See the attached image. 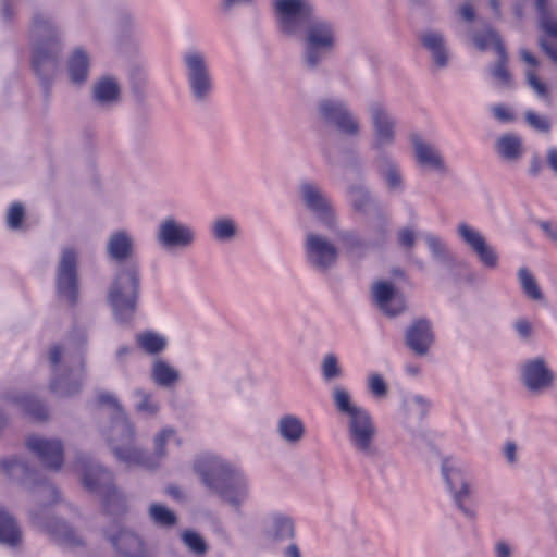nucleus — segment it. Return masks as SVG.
<instances>
[{
	"instance_id": "1",
	"label": "nucleus",
	"mask_w": 557,
	"mask_h": 557,
	"mask_svg": "<svg viewBox=\"0 0 557 557\" xmlns=\"http://www.w3.org/2000/svg\"><path fill=\"white\" fill-rule=\"evenodd\" d=\"M272 7L280 35L301 40V66L309 73L320 71L338 48L336 22L317 15L312 0H273Z\"/></svg>"
},
{
	"instance_id": "2",
	"label": "nucleus",
	"mask_w": 557,
	"mask_h": 557,
	"mask_svg": "<svg viewBox=\"0 0 557 557\" xmlns=\"http://www.w3.org/2000/svg\"><path fill=\"white\" fill-rule=\"evenodd\" d=\"M26 38L30 70L48 98L57 82L67 47V30L50 11L36 8L32 11Z\"/></svg>"
},
{
	"instance_id": "3",
	"label": "nucleus",
	"mask_w": 557,
	"mask_h": 557,
	"mask_svg": "<svg viewBox=\"0 0 557 557\" xmlns=\"http://www.w3.org/2000/svg\"><path fill=\"white\" fill-rule=\"evenodd\" d=\"M87 333L75 329L65 343L52 345L48 351L51 370L49 388L59 397L77 395L86 377L85 346Z\"/></svg>"
},
{
	"instance_id": "4",
	"label": "nucleus",
	"mask_w": 557,
	"mask_h": 557,
	"mask_svg": "<svg viewBox=\"0 0 557 557\" xmlns=\"http://www.w3.org/2000/svg\"><path fill=\"white\" fill-rule=\"evenodd\" d=\"M201 484L211 495L239 513L249 500L251 484L248 475L237 466L221 458L212 457L195 465Z\"/></svg>"
},
{
	"instance_id": "5",
	"label": "nucleus",
	"mask_w": 557,
	"mask_h": 557,
	"mask_svg": "<svg viewBox=\"0 0 557 557\" xmlns=\"http://www.w3.org/2000/svg\"><path fill=\"white\" fill-rule=\"evenodd\" d=\"M336 412L345 418L346 438L350 448L361 458L375 460L380 456L376 445L377 429L371 413L356 404L350 392L343 385L331 391Z\"/></svg>"
},
{
	"instance_id": "6",
	"label": "nucleus",
	"mask_w": 557,
	"mask_h": 557,
	"mask_svg": "<svg viewBox=\"0 0 557 557\" xmlns=\"http://www.w3.org/2000/svg\"><path fill=\"white\" fill-rule=\"evenodd\" d=\"M119 441L114 444L112 453L116 459L128 467H141L145 469L153 470L160 467L161 462L168 456L166 445L169 443H176L180 445L177 432L172 426L161 429L153 437V454H150L137 445H135V426L129 418L121 417L116 424Z\"/></svg>"
},
{
	"instance_id": "7",
	"label": "nucleus",
	"mask_w": 557,
	"mask_h": 557,
	"mask_svg": "<svg viewBox=\"0 0 557 557\" xmlns=\"http://www.w3.org/2000/svg\"><path fill=\"white\" fill-rule=\"evenodd\" d=\"M76 469L81 474L83 486L90 493L102 497L103 510L108 516L117 518L126 512V497L114 485L113 474L110 470L86 454L77 456Z\"/></svg>"
},
{
	"instance_id": "8",
	"label": "nucleus",
	"mask_w": 557,
	"mask_h": 557,
	"mask_svg": "<svg viewBox=\"0 0 557 557\" xmlns=\"http://www.w3.org/2000/svg\"><path fill=\"white\" fill-rule=\"evenodd\" d=\"M141 276L137 262L123 264L115 273L107 290V301L112 317L119 324L133 321L138 309Z\"/></svg>"
},
{
	"instance_id": "9",
	"label": "nucleus",
	"mask_w": 557,
	"mask_h": 557,
	"mask_svg": "<svg viewBox=\"0 0 557 557\" xmlns=\"http://www.w3.org/2000/svg\"><path fill=\"white\" fill-rule=\"evenodd\" d=\"M184 75L191 100L208 103L214 91V79L208 54L197 48H188L182 55Z\"/></svg>"
},
{
	"instance_id": "10",
	"label": "nucleus",
	"mask_w": 557,
	"mask_h": 557,
	"mask_svg": "<svg viewBox=\"0 0 557 557\" xmlns=\"http://www.w3.org/2000/svg\"><path fill=\"white\" fill-rule=\"evenodd\" d=\"M315 115L323 126L335 129L345 137L358 138L362 133L359 117L343 98H320L315 104Z\"/></svg>"
},
{
	"instance_id": "11",
	"label": "nucleus",
	"mask_w": 557,
	"mask_h": 557,
	"mask_svg": "<svg viewBox=\"0 0 557 557\" xmlns=\"http://www.w3.org/2000/svg\"><path fill=\"white\" fill-rule=\"evenodd\" d=\"M78 257L74 247H62L54 273L55 296L71 308L79 302L81 296Z\"/></svg>"
},
{
	"instance_id": "12",
	"label": "nucleus",
	"mask_w": 557,
	"mask_h": 557,
	"mask_svg": "<svg viewBox=\"0 0 557 557\" xmlns=\"http://www.w3.org/2000/svg\"><path fill=\"white\" fill-rule=\"evenodd\" d=\"M367 113L371 126L370 149L380 153H388L397 138L398 120L389 108L380 100H372L367 106Z\"/></svg>"
},
{
	"instance_id": "13",
	"label": "nucleus",
	"mask_w": 557,
	"mask_h": 557,
	"mask_svg": "<svg viewBox=\"0 0 557 557\" xmlns=\"http://www.w3.org/2000/svg\"><path fill=\"white\" fill-rule=\"evenodd\" d=\"M5 424V417L0 413V430H2ZM0 470H2L9 478L17 480L29 487L38 482L39 488L36 492V497L38 499L46 500V498H48L49 504L58 500L59 491L57 487L48 481L38 480L37 472L29 466L24 457L12 456L0 459Z\"/></svg>"
},
{
	"instance_id": "14",
	"label": "nucleus",
	"mask_w": 557,
	"mask_h": 557,
	"mask_svg": "<svg viewBox=\"0 0 557 557\" xmlns=\"http://www.w3.org/2000/svg\"><path fill=\"white\" fill-rule=\"evenodd\" d=\"M306 264L318 274H327L338 263L341 251L337 245L318 232H308L304 238Z\"/></svg>"
},
{
	"instance_id": "15",
	"label": "nucleus",
	"mask_w": 557,
	"mask_h": 557,
	"mask_svg": "<svg viewBox=\"0 0 557 557\" xmlns=\"http://www.w3.org/2000/svg\"><path fill=\"white\" fill-rule=\"evenodd\" d=\"M298 196L305 207L323 226L334 231L337 226V215L331 197L315 182L301 181Z\"/></svg>"
},
{
	"instance_id": "16",
	"label": "nucleus",
	"mask_w": 557,
	"mask_h": 557,
	"mask_svg": "<svg viewBox=\"0 0 557 557\" xmlns=\"http://www.w3.org/2000/svg\"><path fill=\"white\" fill-rule=\"evenodd\" d=\"M154 236L159 247L165 251L186 250L196 243L197 231L188 223L166 216L158 224Z\"/></svg>"
},
{
	"instance_id": "17",
	"label": "nucleus",
	"mask_w": 557,
	"mask_h": 557,
	"mask_svg": "<svg viewBox=\"0 0 557 557\" xmlns=\"http://www.w3.org/2000/svg\"><path fill=\"white\" fill-rule=\"evenodd\" d=\"M29 520L35 528L49 534L60 545L75 547L83 544L77 532L66 522L53 517L46 505L32 508Z\"/></svg>"
},
{
	"instance_id": "18",
	"label": "nucleus",
	"mask_w": 557,
	"mask_h": 557,
	"mask_svg": "<svg viewBox=\"0 0 557 557\" xmlns=\"http://www.w3.org/2000/svg\"><path fill=\"white\" fill-rule=\"evenodd\" d=\"M456 234L484 268L491 270L498 268L499 255L479 228L461 221L456 226Z\"/></svg>"
},
{
	"instance_id": "19",
	"label": "nucleus",
	"mask_w": 557,
	"mask_h": 557,
	"mask_svg": "<svg viewBox=\"0 0 557 557\" xmlns=\"http://www.w3.org/2000/svg\"><path fill=\"white\" fill-rule=\"evenodd\" d=\"M92 54L84 45H76L70 49L64 60V74L66 83L74 89L85 88L91 77Z\"/></svg>"
},
{
	"instance_id": "20",
	"label": "nucleus",
	"mask_w": 557,
	"mask_h": 557,
	"mask_svg": "<svg viewBox=\"0 0 557 557\" xmlns=\"http://www.w3.org/2000/svg\"><path fill=\"white\" fill-rule=\"evenodd\" d=\"M442 474L458 509L467 517L473 518L474 511L465 502L470 497V482L461 467L451 458L442 462Z\"/></svg>"
},
{
	"instance_id": "21",
	"label": "nucleus",
	"mask_w": 557,
	"mask_h": 557,
	"mask_svg": "<svg viewBox=\"0 0 557 557\" xmlns=\"http://www.w3.org/2000/svg\"><path fill=\"white\" fill-rule=\"evenodd\" d=\"M556 375L542 357L525 360L520 367V381L531 393L540 394L554 386Z\"/></svg>"
},
{
	"instance_id": "22",
	"label": "nucleus",
	"mask_w": 557,
	"mask_h": 557,
	"mask_svg": "<svg viewBox=\"0 0 557 557\" xmlns=\"http://www.w3.org/2000/svg\"><path fill=\"white\" fill-rule=\"evenodd\" d=\"M103 533L119 557H139L145 553L144 540L117 521L104 529Z\"/></svg>"
},
{
	"instance_id": "23",
	"label": "nucleus",
	"mask_w": 557,
	"mask_h": 557,
	"mask_svg": "<svg viewBox=\"0 0 557 557\" xmlns=\"http://www.w3.org/2000/svg\"><path fill=\"white\" fill-rule=\"evenodd\" d=\"M25 445L46 468L53 471L61 469L63 465L64 447L60 440L34 434L26 438Z\"/></svg>"
},
{
	"instance_id": "24",
	"label": "nucleus",
	"mask_w": 557,
	"mask_h": 557,
	"mask_svg": "<svg viewBox=\"0 0 557 557\" xmlns=\"http://www.w3.org/2000/svg\"><path fill=\"white\" fill-rule=\"evenodd\" d=\"M409 141L414 161L420 168L432 170L441 174L447 173L448 166L445 158L434 144L424 139L418 132L409 134Z\"/></svg>"
},
{
	"instance_id": "25",
	"label": "nucleus",
	"mask_w": 557,
	"mask_h": 557,
	"mask_svg": "<svg viewBox=\"0 0 557 557\" xmlns=\"http://www.w3.org/2000/svg\"><path fill=\"white\" fill-rule=\"evenodd\" d=\"M373 166L389 195H401L406 189L400 164L389 153L375 154Z\"/></svg>"
},
{
	"instance_id": "26",
	"label": "nucleus",
	"mask_w": 557,
	"mask_h": 557,
	"mask_svg": "<svg viewBox=\"0 0 557 557\" xmlns=\"http://www.w3.org/2000/svg\"><path fill=\"white\" fill-rule=\"evenodd\" d=\"M372 298L379 309L388 317H396L406 310V298L394 285L377 281L371 288Z\"/></svg>"
},
{
	"instance_id": "27",
	"label": "nucleus",
	"mask_w": 557,
	"mask_h": 557,
	"mask_svg": "<svg viewBox=\"0 0 557 557\" xmlns=\"http://www.w3.org/2000/svg\"><path fill=\"white\" fill-rule=\"evenodd\" d=\"M121 85L116 77L103 75L90 88V101L101 111H109L121 101Z\"/></svg>"
},
{
	"instance_id": "28",
	"label": "nucleus",
	"mask_w": 557,
	"mask_h": 557,
	"mask_svg": "<svg viewBox=\"0 0 557 557\" xmlns=\"http://www.w3.org/2000/svg\"><path fill=\"white\" fill-rule=\"evenodd\" d=\"M434 341L433 325L431 321L424 318L414 320L405 332L406 346L419 357L429 354Z\"/></svg>"
},
{
	"instance_id": "29",
	"label": "nucleus",
	"mask_w": 557,
	"mask_h": 557,
	"mask_svg": "<svg viewBox=\"0 0 557 557\" xmlns=\"http://www.w3.org/2000/svg\"><path fill=\"white\" fill-rule=\"evenodd\" d=\"M135 250V238L128 231L121 228L109 234L106 243V255L109 260L119 264L129 263Z\"/></svg>"
},
{
	"instance_id": "30",
	"label": "nucleus",
	"mask_w": 557,
	"mask_h": 557,
	"mask_svg": "<svg viewBox=\"0 0 557 557\" xmlns=\"http://www.w3.org/2000/svg\"><path fill=\"white\" fill-rule=\"evenodd\" d=\"M423 239L433 261L441 264L450 273L455 270L466 269L468 267V262L458 259L442 237L432 233H426L424 234Z\"/></svg>"
},
{
	"instance_id": "31",
	"label": "nucleus",
	"mask_w": 557,
	"mask_h": 557,
	"mask_svg": "<svg viewBox=\"0 0 557 557\" xmlns=\"http://www.w3.org/2000/svg\"><path fill=\"white\" fill-rule=\"evenodd\" d=\"M275 431L283 443L297 446L306 435V425L300 417L285 413L277 419Z\"/></svg>"
},
{
	"instance_id": "32",
	"label": "nucleus",
	"mask_w": 557,
	"mask_h": 557,
	"mask_svg": "<svg viewBox=\"0 0 557 557\" xmlns=\"http://www.w3.org/2000/svg\"><path fill=\"white\" fill-rule=\"evenodd\" d=\"M295 534V523L289 516L275 512L267 519L264 535L271 542L283 543L292 541Z\"/></svg>"
},
{
	"instance_id": "33",
	"label": "nucleus",
	"mask_w": 557,
	"mask_h": 557,
	"mask_svg": "<svg viewBox=\"0 0 557 557\" xmlns=\"http://www.w3.org/2000/svg\"><path fill=\"white\" fill-rule=\"evenodd\" d=\"M421 45L430 52L435 67L444 69L449 63V51L441 32L428 29L420 35Z\"/></svg>"
},
{
	"instance_id": "34",
	"label": "nucleus",
	"mask_w": 557,
	"mask_h": 557,
	"mask_svg": "<svg viewBox=\"0 0 557 557\" xmlns=\"http://www.w3.org/2000/svg\"><path fill=\"white\" fill-rule=\"evenodd\" d=\"M347 197L351 209L359 214L367 215L379 209L376 198L363 183L350 184L347 188Z\"/></svg>"
},
{
	"instance_id": "35",
	"label": "nucleus",
	"mask_w": 557,
	"mask_h": 557,
	"mask_svg": "<svg viewBox=\"0 0 557 557\" xmlns=\"http://www.w3.org/2000/svg\"><path fill=\"white\" fill-rule=\"evenodd\" d=\"M497 156L508 163H518L524 154L523 139L516 133H504L494 145Z\"/></svg>"
},
{
	"instance_id": "36",
	"label": "nucleus",
	"mask_w": 557,
	"mask_h": 557,
	"mask_svg": "<svg viewBox=\"0 0 557 557\" xmlns=\"http://www.w3.org/2000/svg\"><path fill=\"white\" fill-rule=\"evenodd\" d=\"M150 379L158 387L173 389L181 381V372L169 361L156 358L151 363Z\"/></svg>"
},
{
	"instance_id": "37",
	"label": "nucleus",
	"mask_w": 557,
	"mask_h": 557,
	"mask_svg": "<svg viewBox=\"0 0 557 557\" xmlns=\"http://www.w3.org/2000/svg\"><path fill=\"white\" fill-rule=\"evenodd\" d=\"M209 234L218 243H231L237 238L239 226L234 218L221 215L211 221Z\"/></svg>"
},
{
	"instance_id": "38",
	"label": "nucleus",
	"mask_w": 557,
	"mask_h": 557,
	"mask_svg": "<svg viewBox=\"0 0 557 557\" xmlns=\"http://www.w3.org/2000/svg\"><path fill=\"white\" fill-rule=\"evenodd\" d=\"M98 401L101 405H108L115 410L114 417L112 418L111 425L106 433V437H107L108 443L112 450L114 444H117V442H119V441H115V438H114V437H119V435H120L119 431H116V429H115L117 421L120 420V418L122 416L125 418H128V417H127L126 412L123 410V407L121 406V404L115 395H113L111 393H107V392L100 393L98 395Z\"/></svg>"
},
{
	"instance_id": "39",
	"label": "nucleus",
	"mask_w": 557,
	"mask_h": 557,
	"mask_svg": "<svg viewBox=\"0 0 557 557\" xmlns=\"http://www.w3.org/2000/svg\"><path fill=\"white\" fill-rule=\"evenodd\" d=\"M21 540V530L16 520L0 506V544L15 546Z\"/></svg>"
},
{
	"instance_id": "40",
	"label": "nucleus",
	"mask_w": 557,
	"mask_h": 557,
	"mask_svg": "<svg viewBox=\"0 0 557 557\" xmlns=\"http://www.w3.org/2000/svg\"><path fill=\"white\" fill-rule=\"evenodd\" d=\"M135 339L137 346L148 355H158L168 347L166 337L154 331L138 333Z\"/></svg>"
},
{
	"instance_id": "41",
	"label": "nucleus",
	"mask_w": 557,
	"mask_h": 557,
	"mask_svg": "<svg viewBox=\"0 0 557 557\" xmlns=\"http://www.w3.org/2000/svg\"><path fill=\"white\" fill-rule=\"evenodd\" d=\"M432 406L429 398L422 395H410L403 399L401 408L407 418L414 417L419 421L424 419Z\"/></svg>"
},
{
	"instance_id": "42",
	"label": "nucleus",
	"mask_w": 557,
	"mask_h": 557,
	"mask_svg": "<svg viewBox=\"0 0 557 557\" xmlns=\"http://www.w3.org/2000/svg\"><path fill=\"white\" fill-rule=\"evenodd\" d=\"M134 397L137 399L134 406L137 413L144 414L147 418H153L159 413L160 404L151 392L144 388H136L134 391Z\"/></svg>"
},
{
	"instance_id": "43",
	"label": "nucleus",
	"mask_w": 557,
	"mask_h": 557,
	"mask_svg": "<svg viewBox=\"0 0 557 557\" xmlns=\"http://www.w3.org/2000/svg\"><path fill=\"white\" fill-rule=\"evenodd\" d=\"M148 517L154 525L162 529H170L177 522L176 513L159 503H152L148 507Z\"/></svg>"
},
{
	"instance_id": "44",
	"label": "nucleus",
	"mask_w": 557,
	"mask_h": 557,
	"mask_svg": "<svg viewBox=\"0 0 557 557\" xmlns=\"http://www.w3.org/2000/svg\"><path fill=\"white\" fill-rule=\"evenodd\" d=\"M518 282L524 295L534 301H542L544 295L537 285L532 272L527 267H520L517 271Z\"/></svg>"
},
{
	"instance_id": "45",
	"label": "nucleus",
	"mask_w": 557,
	"mask_h": 557,
	"mask_svg": "<svg viewBox=\"0 0 557 557\" xmlns=\"http://www.w3.org/2000/svg\"><path fill=\"white\" fill-rule=\"evenodd\" d=\"M26 413L37 421L48 419V410L45 404L32 395H23L13 399Z\"/></svg>"
},
{
	"instance_id": "46",
	"label": "nucleus",
	"mask_w": 557,
	"mask_h": 557,
	"mask_svg": "<svg viewBox=\"0 0 557 557\" xmlns=\"http://www.w3.org/2000/svg\"><path fill=\"white\" fill-rule=\"evenodd\" d=\"M540 26L550 37L557 38V17L548 7V0H535Z\"/></svg>"
},
{
	"instance_id": "47",
	"label": "nucleus",
	"mask_w": 557,
	"mask_h": 557,
	"mask_svg": "<svg viewBox=\"0 0 557 557\" xmlns=\"http://www.w3.org/2000/svg\"><path fill=\"white\" fill-rule=\"evenodd\" d=\"M397 243L400 248L407 253V257L412 261L419 269L424 268V263L421 260L414 259L412 250L417 243V234L412 227H401L397 232Z\"/></svg>"
},
{
	"instance_id": "48",
	"label": "nucleus",
	"mask_w": 557,
	"mask_h": 557,
	"mask_svg": "<svg viewBox=\"0 0 557 557\" xmlns=\"http://www.w3.org/2000/svg\"><path fill=\"white\" fill-rule=\"evenodd\" d=\"M114 24L125 35L135 33L137 21L134 12L127 7H119L114 11Z\"/></svg>"
},
{
	"instance_id": "49",
	"label": "nucleus",
	"mask_w": 557,
	"mask_h": 557,
	"mask_svg": "<svg viewBox=\"0 0 557 557\" xmlns=\"http://www.w3.org/2000/svg\"><path fill=\"white\" fill-rule=\"evenodd\" d=\"M321 375L325 383L338 380L344 375V371L335 354L330 352L323 357L321 361Z\"/></svg>"
},
{
	"instance_id": "50",
	"label": "nucleus",
	"mask_w": 557,
	"mask_h": 557,
	"mask_svg": "<svg viewBox=\"0 0 557 557\" xmlns=\"http://www.w3.org/2000/svg\"><path fill=\"white\" fill-rule=\"evenodd\" d=\"M472 41L475 48L481 51L493 46L498 52V46H503L499 35L491 26H485L482 32L474 33Z\"/></svg>"
},
{
	"instance_id": "51",
	"label": "nucleus",
	"mask_w": 557,
	"mask_h": 557,
	"mask_svg": "<svg viewBox=\"0 0 557 557\" xmlns=\"http://www.w3.org/2000/svg\"><path fill=\"white\" fill-rule=\"evenodd\" d=\"M498 55L499 60L491 67L492 76L497 81V83L502 86H510L511 85V74L509 73L506 62H507V53L504 46H498Z\"/></svg>"
},
{
	"instance_id": "52",
	"label": "nucleus",
	"mask_w": 557,
	"mask_h": 557,
	"mask_svg": "<svg viewBox=\"0 0 557 557\" xmlns=\"http://www.w3.org/2000/svg\"><path fill=\"white\" fill-rule=\"evenodd\" d=\"M524 122L533 131L542 134H548L552 131V122L548 116L541 115L533 110L524 112Z\"/></svg>"
},
{
	"instance_id": "53",
	"label": "nucleus",
	"mask_w": 557,
	"mask_h": 557,
	"mask_svg": "<svg viewBox=\"0 0 557 557\" xmlns=\"http://www.w3.org/2000/svg\"><path fill=\"white\" fill-rule=\"evenodd\" d=\"M343 168L347 173L361 176L364 173V161L356 150H347L343 158Z\"/></svg>"
},
{
	"instance_id": "54",
	"label": "nucleus",
	"mask_w": 557,
	"mask_h": 557,
	"mask_svg": "<svg viewBox=\"0 0 557 557\" xmlns=\"http://www.w3.org/2000/svg\"><path fill=\"white\" fill-rule=\"evenodd\" d=\"M333 232L349 251H359L366 248V242L356 232L338 230V225Z\"/></svg>"
},
{
	"instance_id": "55",
	"label": "nucleus",
	"mask_w": 557,
	"mask_h": 557,
	"mask_svg": "<svg viewBox=\"0 0 557 557\" xmlns=\"http://www.w3.org/2000/svg\"><path fill=\"white\" fill-rule=\"evenodd\" d=\"M25 218V209L22 203H12L7 212V226L10 230L17 231L22 228L23 221Z\"/></svg>"
},
{
	"instance_id": "56",
	"label": "nucleus",
	"mask_w": 557,
	"mask_h": 557,
	"mask_svg": "<svg viewBox=\"0 0 557 557\" xmlns=\"http://www.w3.org/2000/svg\"><path fill=\"white\" fill-rule=\"evenodd\" d=\"M182 541L193 553L197 555H202L207 552V544L197 532L190 530L183 532Z\"/></svg>"
},
{
	"instance_id": "57",
	"label": "nucleus",
	"mask_w": 557,
	"mask_h": 557,
	"mask_svg": "<svg viewBox=\"0 0 557 557\" xmlns=\"http://www.w3.org/2000/svg\"><path fill=\"white\" fill-rule=\"evenodd\" d=\"M368 389L375 398H385L388 393V386L379 373H371L368 376Z\"/></svg>"
},
{
	"instance_id": "58",
	"label": "nucleus",
	"mask_w": 557,
	"mask_h": 557,
	"mask_svg": "<svg viewBox=\"0 0 557 557\" xmlns=\"http://www.w3.org/2000/svg\"><path fill=\"white\" fill-rule=\"evenodd\" d=\"M18 10V0H1L0 1V18L4 23L12 22Z\"/></svg>"
},
{
	"instance_id": "59",
	"label": "nucleus",
	"mask_w": 557,
	"mask_h": 557,
	"mask_svg": "<svg viewBox=\"0 0 557 557\" xmlns=\"http://www.w3.org/2000/svg\"><path fill=\"white\" fill-rule=\"evenodd\" d=\"M527 82L529 86L536 92L540 98H545L548 95L547 87L542 83L534 71L528 70L525 73Z\"/></svg>"
},
{
	"instance_id": "60",
	"label": "nucleus",
	"mask_w": 557,
	"mask_h": 557,
	"mask_svg": "<svg viewBox=\"0 0 557 557\" xmlns=\"http://www.w3.org/2000/svg\"><path fill=\"white\" fill-rule=\"evenodd\" d=\"M493 116L502 123H511L516 120L513 112L505 104H495L491 108Z\"/></svg>"
},
{
	"instance_id": "61",
	"label": "nucleus",
	"mask_w": 557,
	"mask_h": 557,
	"mask_svg": "<svg viewBox=\"0 0 557 557\" xmlns=\"http://www.w3.org/2000/svg\"><path fill=\"white\" fill-rule=\"evenodd\" d=\"M513 329L522 341H530L533 334V327L529 320L520 318L515 321Z\"/></svg>"
},
{
	"instance_id": "62",
	"label": "nucleus",
	"mask_w": 557,
	"mask_h": 557,
	"mask_svg": "<svg viewBox=\"0 0 557 557\" xmlns=\"http://www.w3.org/2000/svg\"><path fill=\"white\" fill-rule=\"evenodd\" d=\"M255 0H220V10L223 14H230L235 9L246 5H252Z\"/></svg>"
},
{
	"instance_id": "63",
	"label": "nucleus",
	"mask_w": 557,
	"mask_h": 557,
	"mask_svg": "<svg viewBox=\"0 0 557 557\" xmlns=\"http://www.w3.org/2000/svg\"><path fill=\"white\" fill-rule=\"evenodd\" d=\"M502 453L506 458V461L509 466H513L518 461V446L512 441H507L503 445Z\"/></svg>"
},
{
	"instance_id": "64",
	"label": "nucleus",
	"mask_w": 557,
	"mask_h": 557,
	"mask_svg": "<svg viewBox=\"0 0 557 557\" xmlns=\"http://www.w3.org/2000/svg\"><path fill=\"white\" fill-rule=\"evenodd\" d=\"M539 227L545 235L554 243L557 244V224L552 221L541 220L537 222Z\"/></svg>"
}]
</instances>
